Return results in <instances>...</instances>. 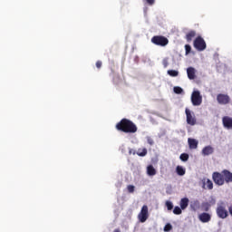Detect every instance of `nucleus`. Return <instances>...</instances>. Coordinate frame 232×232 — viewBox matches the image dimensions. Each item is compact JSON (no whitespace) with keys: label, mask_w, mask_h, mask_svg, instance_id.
<instances>
[{"label":"nucleus","mask_w":232,"mask_h":232,"mask_svg":"<svg viewBox=\"0 0 232 232\" xmlns=\"http://www.w3.org/2000/svg\"><path fill=\"white\" fill-rule=\"evenodd\" d=\"M116 128L124 133H137V125L128 119H122Z\"/></svg>","instance_id":"nucleus-1"},{"label":"nucleus","mask_w":232,"mask_h":232,"mask_svg":"<svg viewBox=\"0 0 232 232\" xmlns=\"http://www.w3.org/2000/svg\"><path fill=\"white\" fill-rule=\"evenodd\" d=\"M217 216L218 218H226L227 217H229V212L227 211L226 202L224 201H219L218 203V207L216 209Z\"/></svg>","instance_id":"nucleus-2"},{"label":"nucleus","mask_w":232,"mask_h":232,"mask_svg":"<svg viewBox=\"0 0 232 232\" xmlns=\"http://www.w3.org/2000/svg\"><path fill=\"white\" fill-rule=\"evenodd\" d=\"M190 101L193 106H200L202 104V94H200V91L194 90L191 93Z\"/></svg>","instance_id":"nucleus-3"},{"label":"nucleus","mask_w":232,"mask_h":232,"mask_svg":"<svg viewBox=\"0 0 232 232\" xmlns=\"http://www.w3.org/2000/svg\"><path fill=\"white\" fill-rule=\"evenodd\" d=\"M194 48L198 50V52H204L206 50V41H204V38L198 36L194 41Z\"/></svg>","instance_id":"nucleus-4"},{"label":"nucleus","mask_w":232,"mask_h":232,"mask_svg":"<svg viewBox=\"0 0 232 232\" xmlns=\"http://www.w3.org/2000/svg\"><path fill=\"white\" fill-rule=\"evenodd\" d=\"M151 43L157 46H168L169 41L164 36H154L151 38Z\"/></svg>","instance_id":"nucleus-5"},{"label":"nucleus","mask_w":232,"mask_h":232,"mask_svg":"<svg viewBox=\"0 0 232 232\" xmlns=\"http://www.w3.org/2000/svg\"><path fill=\"white\" fill-rule=\"evenodd\" d=\"M212 179L215 182V184H217V186H224L225 184V179H224V174L223 172H214L212 175Z\"/></svg>","instance_id":"nucleus-6"},{"label":"nucleus","mask_w":232,"mask_h":232,"mask_svg":"<svg viewBox=\"0 0 232 232\" xmlns=\"http://www.w3.org/2000/svg\"><path fill=\"white\" fill-rule=\"evenodd\" d=\"M185 113L187 116V123L189 124V126H195V124H197V119H195V113H193L188 108H186Z\"/></svg>","instance_id":"nucleus-7"},{"label":"nucleus","mask_w":232,"mask_h":232,"mask_svg":"<svg viewBox=\"0 0 232 232\" xmlns=\"http://www.w3.org/2000/svg\"><path fill=\"white\" fill-rule=\"evenodd\" d=\"M138 218L142 224L148 220V206L145 205L141 208V210L138 215Z\"/></svg>","instance_id":"nucleus-8"},{"label":"nucleus","mask_w":232,"mask_h":232,"mask_svg":"<svg viewBox=\"0 0 232 232\" xmlns=\"http://www.w3.org/2000/svg\"><path fill=\"white\" fill-rule=\"evenodd\" d=\"M217 101L218 104L226 105L229 104L231 98H229V95L227 94H218Z\"/></svg>","instance_id":"nucleus-9"},{"label":"nucleus","mask_w":232,"mask_h":232,"mask_svg":"<svg viewBox=\"0 0 232 232\" xmlns=\"http://www.w3.org/2000/svg\"><path fill=\"white\" fill-rule=\"evenodd\" d=\"M198 220L203 224H208V222L211 221V214L203 212L198 215Z\"/></svg>","instance_id":"nucleus-10"},{"label":"nucleus","mask_w":232,"mask_h":232,"mask_svg":"<svg viewBox=\"0 0 232 232\" xmlns=\"http://www.w3.org/2000/svg\"><path fill=\"white\" fill-rule=\"evenodd\" d=\"M222 123L226 130H232V118L229 116H225L222 118Z\"/></svg>","instance_id":"nucleus-11"},{"label":"nucleus","mask_w":232,"mask_h":232,"mask_svg":"<svg viewBox=\"0 0 232 232\" xmlns=\"http://www.w3.org/2000/svg\"><path fill=\"white\" fill-rule=\"evenodd\" d=\"M187 75L190 81H193L197 77V69L194 67H188L187 69Z\"/></svg>","instance_id":"nucleus-12"},{"label":"nucleus","mask_w":232,"mask_h":232,"mask_svg":"<svg viewBox=\"0 0 232 232\" xmlns=\"http://www.w3.org/2000/svg\"><path fill=\"white\" fill-rule=\"evenodd\" d=\"M214 151H215V149H213L211 145H208L202 149L201 155H203V157H208L209 155H213Z\"/></svg>","instance_id":"nucleus-13"},{"label":"nucleus","mask_w":232,"mask_h":232,"mask_svg":"<svg viewBox=\"0 0 232 232\" xmlns=\"http://www.w3.org/2000/svg\"><path fill=\"white\" fill-rule=\"evenodd\" d=\"M224 180L227 184H229V182H232V173L231 171L227 169L222 170Z\"/></svg>","instance_id":"nucleus-14"},{"label":"nucleus","mask_w":232,"mask_h":232,"mask_svg":"<svg viewBox=\"0 0 232 232\" xmlns=\"http://www.w3.org/2000/svg\"><path fill=\"white\" fill-rule=\"evenodd\" d=\"M188 142L190 150H197V148H198V140L193 138H188Z\"/></svg>","instance_id":"nucleus-15"},{"label":"nucleus","mask_w":232,"mask_h":232,"mask_svg":"<svg viewBox=\"0 0 232 232\" xmlns=\"http://www.w3.org/2000/svg\"><path fill=\"white\" fill-rule=\"evenodd\" d=\"M203 188L206 189H213V181L209 179H203Z\"/></svg>","instance_id":"nucleus-16"},{"label":"nucleus","mask_w":232,"mask_h":232,"mask_svg":"<svg viewBox=\"0 0 232 232\" xmlns=\"http://www.w3.org/2000/svg\"><path fill=\"white\" fill-rule=\"evenodd\" d=\"M147 175L149 177H155V175H157V169H155V167H153V165H149L147 167Z\"/></svg>","instance_id":"nucleus-17"},{"label":"nucleus","mask_w":232,"mask_h":232,"mask_svg":"<svg viewBox=\"0 0 232 232\" xmlns=\"http://www.w3.org/2000/svg\"><path fill=\"white\" fill-rule=\"evenodd\" d=\"M176 173L179 177H184L186 175V169L180 165H178L176 167Z\"/></svg>","instance_id":"nucleus-18"},{"label":"nucleus","mask_w":232,"mask_h":232,"mask_svg":"<svg viewBox=\"0 0 232 232\" xmlns=\"http://www.w3.org/2000/svg\"><path fill=\"white\" fill-rule=\"evenodd\" d=\"M179 206H180L181 209H186V208H188V206H189V198H181V200L179 202Z\"/></svg>","instance_id":"nucleus-19"},{"label":"nucleus","mask_w":232,"mask_h":232,"mask_svg":"<svg viewBox=\"0 0 232 232\" xmlns=\"http://www.w3.org/2000/svg\"><path fill=\"white\" fill-rule=\"evenodd\" d=\"M137 155L139 157H146L148 155V150L147 149H142V150H138Z\"/></svg>","instance_id":"nucleus-20"},{"label":"nucleus","mask_w":232,"mask_h":232,"mask_svg":"<svg viewBox=\"0 0 232 232\" xmlns=\"http://www.w3.org/2000/svg\"><path fill=\"white\" fill-rule=\"evenodd\" d=\"M168 75H169L170 77H179V71L177 70H169L167 72Z\"/></svg>","instance_id":"nucleus-21"},{"label":"nucleus","mask_w":232,"mask_h":232,"mask_svg":"<svg viewBox=\"0 0 232 232\" xmlns=\"http://www.w3.org/2000/svg\"><path fill=\"white\" fill-rule=\"evenodd\" d=\"M180 160H182V162H188V160H189V155L187 153H182L179 156Z\"/></svg>","instance_id":"nucleus-22"},{"label":"nucleus","mask_w":232,"mask_h":232,"mask_svg":"<svg viewBox=\"0 0 232 232\" xmlns=\"http://www.w3.org/2000/svg\"><path fill=\"white\" fill-rule=\"evenodd\" d=\"M165 206H166L168 211H171V209H173V202H171L169 200H167L165 202Z\"/></svg>","instance_id":"nucleus-23"},{"label":"nucleus","mask_w":232,"mask_h":232,"mask_svg":"<svg viewBox=\"0 0 232 232\" xmlns=\"http://www.w3.org/2000/svg\"><path fill=\"white\" fill-rule=\"evenodd\" d=\"M198 206H200V203L198 202V200H195L190 203V208L192 209H197V208H198Z\"/></svg>","instance_id":"nucleus-24"},{"label":"nucleus","mask_w":232,"mask_h":232,"mask_svg":"<svg viewBox=\"0 0 232 232\" xmlns=\"http://www.w3.org/2000/svg\"><path fill=\"white\" fill-rule=\"evenodd\" d=\"M173 213L174 215H182V208L180 207H175Z\"/></svg>","instance_id":"nucleus-25"},{"label":"nucleus","mask_w":232,"mask_h":232,"mask_svg":"<svg viewBox=\"0 0 232 232\" xmlns=\"http://www.w3.org/2000/svg\"><path fill=\"white\" fill-rule=\"evenodd\" d=\"M173 90H174V92H176L177 94L184 93V89L179 86L174 87Z\"/></svg>","instance_id":"nucleus-26"},{"label":"nucleus","mask_w":232,"mask_h":232,"mask_svg":"<svg viewBox=\"0 0 232 232\" xmlns=\"http://www.w3.org/2000/svg\"><path fill=\"white\" fill-rule=\"evenodd\" d=\"M211 205L208 202L202 203V208L204 211H209Z\"/></svg>","instance_id":"nucleus-27"},{"label":"nucleus","mask_w":232,"mask_h":232,"mask_svg":"<svg viewBox=\"0 0 232 232\" xmlns=\"http://www.w3.org/2000/svg\"><path fill=\"white\" fill-rule=\"evenodd\" d=\"M193 37H195V32L194 31H190L187 34V41H191L193 39Z\"/></svg>","instance_id":"nucleus-28"},{"label":"nucleus","mask_w":232,"mask_h":232,"mask_svg":"<svg viewBox=\"0 0 232 232\" xmlns=\"http://www.w3.org/2000/svg\"><path fill=\"white\" fill-rule=\"evenodd\" d=\"M146 139H147V142H148V144H150V146H153V144H155V141L153 140V139H151V137L147 136Z\"/></svg>","instance_id":"nucleus-29"},{"label":"nucleus","mask_w":232,"mask_h":232,"mask_svg":"<svg viewBox=\"0 0 232 232\" xmlns=\"http://www.w3.org/2000/svg\"><path fill=\"white\" fill-rule=\"evenodd\" d=\"M127 189H128L129 193H133V192L135 191V186H133V185H129V186L127 187Z\"/></svg>","instance_id":"nucleus-30"},{"label":"nucleus","mask_w":232,"mask_h":232,"mask_svg":"<svg viewBox=\"0 0 232 232\" xmlns=\"http://www.w3.org/2000/svg\"><path fill=\"white\" fill-rule=\"evenodd\" d=\"M185 50H186V55H188L189 53V52H191V45L186 44Z\"/></svg>","instance_id":"nucleus-31"},{"label":"nucleus","mask_w":232,"mask_h":232,"mask_svg":"<svg viewBox=\"0 0 232 232\" xmlns=\"http://www.w3.org/2000/svg\"><path fill=\"white\" fill-rule=\"evenodd\" d=\"M172 228H173V227L171 226V224H167L164 227V231H171Z\"/></svg>","instance_id":"nucleus-32"},{"label":"nucleus","mask_w":232,"mask_h":232,"mask_svg":"<svg viewBox=\"0 0 232 232\" xmlns=\"http://www.w3.org/2000/svg\"><path fill=\"white\" fill-rule=\"evenodd\" d=\"M162 64H163L164 68H168V65L169 64L168 58L163 59Z\"/></svg>","instance_id":"nucleus-33"},{"label":"nucleus","mask_w":232,"mask_h":232,"mask_svg":"<svg viewBox=\"0 0 232 232\" xmlns=\"http://www.w3.org/2000/svg\"><path fill=\"white\" fill-rule=\"evenodd\" d=\"M101 66H102V62L98 61V62L96 63V67H97V68H101Z\"/></svg>","instance_id":"nucleus-34"},{"label":"nucleus","mask_w":232,"mask_h":232,"mask_svg":"<svg viewBox=\"0 0 232 232\" xmlns=\"http://www.w3.org/2000/svg\"><path fill=\"white\" fill-rule=\"evenodd\" d=\"M146 2L148 3V5H154L155 4V0H146Z\"/></svg>","instance_id":"nucleus-35"},{"label":"nucleus","mask_w":232,"mask_h":232,"mask_svg":"<svg viewBox=\"0 0 232 232\" xmlns=\"http://www.w3.org/2000/svg\"><path fill=\"white\" fill-rule=\"evenodd\" d=\"M129 153H130V155H135V151L132 150V149H130L129 150Z\"/></svg>","instance_id":"nucleus-36"},{"label":"nucleus","mask_w":232,"mask_h":232,"mask_svg":"<svg viewBox=\"0 0 232 232\" xmlns=\"http://www.w3.org/2000/svg\"><path fill=\"white\" fill-rule=\"evenodd\" d=\"M228 213L231 215L232 217V206L228 207Z\"/></svg>","instance_id":"nucleus-37"},{"label":"nucleus","mask_w":232,"mask_h":232,"mask_svg":"<svg viewBox=\"0 0 232 232\" xmlns=\"http://www.w3.org/2000/svg\"><path fill=\"white\" fill-rule=\"evenodd\" d=\"M114 232H121V230L120 229H115Z\"/></svg>","instance_id":"nucleus-38"},{"label":"nucleus","mask_w":232,"mask_h":232,"mask_svg":"<svg viewBox=\"0 0 232 232\" xmlns=\"http://www.w3.org/2000/svg\"><path fill=\"white\" fill-rule=\"evenodd\" d=\"M215 202H216L215 199H212V204H215Z\"/></svg>","instance_id":"nucleus-39"}]
</instances>
